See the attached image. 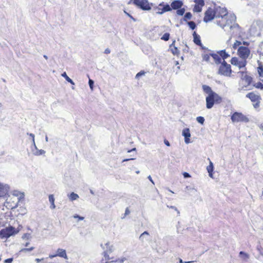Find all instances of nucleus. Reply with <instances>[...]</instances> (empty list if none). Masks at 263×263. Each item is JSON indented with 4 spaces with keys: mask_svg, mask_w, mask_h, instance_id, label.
<instances>
[{
    "mask_svg": "<svg viewBox=\"0 0 263 263\" xmlns=\"http://www.w3.org/2000/svg\"><path fill=\"white\" fill-rule=\"evenodd\" d=\"M236 17L234 14H228V11L226 8L219 7V13L216 12V16L215 23L222 28L224 31L231 35L236 33L239 26L236 23Z\"/></svg>",
    "mask_w": 263,
    "mask_h": 263,
    "instance_id": "f257e3e1",
    "label": "nucleus"
},
{
    "mask_svg": "<svg viewBox=\"0 0 263 263\" xmlns=\"http://www.w3.org/2000/svg\"><path fill=\"white\" fill-rule=\"evenodd\" d=\"M20 200V197L17 194H11L7 197L5 205L8 209H13L17 206Z\"/></svg>",
    "mask_w": 263,
    "mask_h": 263,
    "instance_id": "f03ea898",
    "label": "nucleus"
},
{
    "mask_svg": "<svg viewBox=\"0 0 263 263\" xmlns=\"http://www.w3.org/2000/svg\"><path fill=\"white\" fill-rule=\"evenodd\" d=\"M206 107L208 109L212 108L215 103H219L222 98L217 93L209 94L205 99Z\"/></svg>",
    "mask_w": 263,
    "mask_h": 263,
    "instance_id": "7ed1b4c3",
    "label": "nucleus"
},
{
    "mask_svg": "<svg viewBox=\"0 0 263 263\" xmlns=\"http://www.w3.org/2000/svg\"><path fill=\"white\" fill-rule=\"evenodd\" d=\"M231 66L226 61H222L219 67L217 73L225 77H230L232 73Z\"/></svg>",
    "mask_w": 263,
    "mask_h": 263,
    "instance_id": "20e7f679",
    "label": "nucleus"
},
{
    "mask_svg": "<svg viewBox=\"0 0 263 263\" xmlns=\"http://www.w3.org/2000/svg\"><path fill=\"white\" fill-rule=\"evenodd\" d=\"M231 119L233 122H245L247 123L249 121V118L242 114L241 112H234L231 117Z\"/></svg>",
    "mask_w": 263,
    "mask_h": 263,
    "instance_id": "39448f33",
    "label": "nucleus"
},
{
    "mask_svg": "<svg viewBox=\"0 0 263 263\" xmlns=\"http://www.w3.org/2000/svg\"><path fill=\"white\" fill-rule=\"evenodd\" d=\"M15 233L14 228L9 227L3 229L0 231V236L2 238H8L10 236L14 234Z\"/></svg>",
    "mask_w": 263,
    "mask_h": 263,
    "instance_id": "423d86ee",
    "label": "nucleus"
},
{
    "mask_svg": "<svg viewBox=\"0 0 263 263\" xmlns=\"http://www.w3.org/2000/svg\"><path fill=\"white\" fill-rule=\"evenodd\" d=\"M250 53V50L247 47L240 46L237 50V54L239 57L245 60L248 58Z\"/></svg>",
    "mask_w": 263,
    "mask_h": 263,
    "instance_id": "0eeeda50",
    "label": "nucleus"
},
{
    "mask_svg": "<svg viewBox=\"0 0 263 263\" xmlns=\"http://www.w3.org/2000/svg\"><path fill=\"white\" fill-rule=\"evenodd\" d=\"M134 5L142 10L148 11L151 9L152 4H150L147 0H140Z\"/></svg>",
    "mask_w": 263,
    "mask_h": 263,
    "instance_id": "6e6552de",
    "label": "nucleus"
},
{
    "mask_svg": "<svg viewBox=\"0 0 263 263\" xmlns=\"http://www.w3.org/2000/svg\"><path fill=\"white\" fill-rule=\"evenodd\" d=\"M216 12L214 11L211 8H209L204 13V17L203 18V21L205 23H208L214 18H216Z\"/></svg>",
    "mask_w": 263,
    "mask_h": 263,
    "instance_id": "1a4fd4ad",
    "label": "nucleus"
},
{
    "mask_svg": "<svg viewBox=\"0 0 263 263\" xmlns=\"http://www.w3.org/2000/svg\"><path fill=\"white\" fill-rule=\"evenodd\" d=\"M155 9L159 10V11L156 12L158 14H162L166 12L171 11L172 10L171 5H170L168 4H165L163 2L160 3L159 6Z\"/></svg>",
    "mask_w": 263,
    "mask_h": 263,
    "instance_id": "9d476101",
    "label": "nucleus"
},
{
    "mask_svg": "<svg viewBox=\"0 0 263 263\" xmlns=\"http://www.w3.org/2000/svg\"><path fill=\"white\" fill-rule=\"evenodd\" d=\"M230 62L231 64L237 66L239 69L245 67L247 65L246 60L242 59L241 61H239L237 57L232 58Z\"/></svg>",
    "mask_w": 263,
    "mask_h": 263,
    "instance_id": "9b49d317",
    "label": "nucleus"
},
{
    "mask_svg": "<svg viewBox=\"0 0 263 263\" xmlns=\"http://www.w3.org/2000/svg\"><path fill=\"white\" fill-rule=\"evenodd\" d=\"M57 256L63 258L65 259H68V256L67 255L66 250L63 249H58L57 250V253L53 254H50L49 257L52 259Z\"/></svg>",
    "mask_w": 263,
    "mask_h": 263,
    "instance_id": "f8f14e48",
    "label": "nucleus"
},
{
    "mask_svg": "<svg viewBox=\"0 0 263 263\" xmlns=\"http://www.w3.org/2000/svg\"><path fill=\"white\" fill-rule=\"evenodd\" d=\"M238 73H240L241 74V79L242 81H245L246 85L245 87H247L251 84L252 81V78L251 76H249L247 74V71H240L238 72Z\"/></svg>",
    "mask_w": 263,
    "mask_h": 263,
    "instance_id": "ddd939ff",
    "label": "nucleus"
},
{
    "mask_svg": "<svg viewBox=\"0 0 263 263\" xmlns=\"http://www.w3.org/2000/svg\"><path fill=\"white\" fill-rule=\"evenodd\" d=\"M182 135L184 137V142L186 144H189L191 142L190 137L191 133L190 130L189 128H185L183 129Z\"/></svg>",
    "mask_w": 263,
    "mask_h": 263,
    "instance_id": "4468645a",
    "label": "nucleus"
},
{
    "mask_svg": "<svg viewBox=\"0 0 263 263\" xmlns=\"http://www.w3.org/2000/svg\"><path fill=\"white\" fill-rule=\"evenodd\" d=\"M183 5V3L181 0H174L171 4L172 10H177L181 8Z\"/></svg>",
    "mask_w": 263,
    "mask_h": 263,
    "instance_id": "2eb2a0df",
    "label": "nucleus"
},
{
    "mask_svg": "<svg viewBox=\"0 0 263 263\" xmlns=\"http://www.w3.org/2000/svg\"><path fill=\"white\" fill-rule=\"evenodd\" d=\"M246 97L249 98L253 102L258 101L260 99L259 96L255 95L253 92H249L246 95Z\"/></svg>",
    "mask_w": 263,
    "mask_h": 263,
    "instance_id": "dca6fc26",
    "label": "nucleus"
},
{
    "mask_svg": "<svg viewBox=\"0 0 263 263\" xmlns=\"http://www.w3.org/2000/svg\"><path fill=\"white\" fill-rule=\"evenodd\" d=\"M210 55L213 58L216 64L218 65L222 63L220 56L217 53H210Z\"/></svg>",
    "mask_w": 263,
    "mask_h": 263,
    "instance_id": "f3484780",
    "label": "nucleus"
},
{
    "mask_svg": "<svg viewBox=\"0 0 263 263\" xmlns=\"http://www.w3.org/2000/svg\"><path fill=\"white\" fill-rule=\"evenodd\" d=\"M193 36L194 43L198 46H201V41L200 40V35H198L196 32H194L193 33Z\"/></svg>",
    "mask_w": 263,
    "mask_h": 263,
    "instance_id": "a211bd4d",
    "label": "nucleus"
},
{
    "mask_svg": "<svg viewBox=\"0 0 263 263\" xmlns=\"http://www.w3.org/2000/svg\"><path fill=\"white\" fill-rule=\"evenodd\" d=\"M217 53L220 56L221 60L225 61L226 59L230 57V55L226 51L225 49L217 51Z\"/></svg>",
    "mask_w": 263,
    "mask_h": 263,
    "instance_id": "6ab92c4d",
    "label": "nucleus"
},
{
    "mask_svg": "<svg viewBox=\"0 0 263 263\" xmlns=\"http://www.w3.org/2000/svg\"><path fill=\"white\" fill-rule=\"evenodd\" d=\"M206 170L209 173V175L210 177L213 178V173L214 171V165L213 163L210 161V164L207 166Z\"/></svg>",
    "mask_w": 263,
    "mask_h": 263,
    "instance_id": "aec40b11",
    "label": "nucleus"
},
{
    "mask_svg": "<svg viewBox=\"0 0 263 263\" xmlns=\"http://www.w3.org/2000/svg\"><path fill=\"white\" fill-rule=\"evenodd\" d=\"M239 256L242 259V260L245 261H247L250 257L249 254L244 251H240L239 253Z\"/></svg>",
    "mask_w": 263,
    "mask_h": 263,
    "instance_id": "412c9836",
    "label": "nucleus"
},
{
    "mask_svg": "<svg viewBox=\"0 0 263 263\" xmlns=\"http://www.w3.org/2000/svg\"><path fill=\"white\" fill-rule=\"evenodd\" d=\"M202 87L203 91L205 93H208V95L212 93H216L212 90L211 88L209 86L206 85H203Z\"/></svg>",
    "mask_w": 263,
    "mask_h": 263,
    "instance_id": "4be33fe9",
    "label": "nucleus"
},
{
    "mask_svg": "<svg viewBox=\"0 0 263 263\" xmlns=\"http://www.w3.org/2000/svg\"><path fill=\"white\" fill-rule=\"evenodd\" d=\"M149 236V234L147 231H144L139 236V239L140 241L144 242L145 240H147L148 238L147 237Z\"/></svg>",
    "mask_w": 263,
    "mask_h": 263,
    "instance_id": "5701e85b",
    "label": "nucleus"
},
{
    "mask_svg": "<svg viewBox=\"0 0 263 263\" xmlns=\"http://www.w3.org/2000/svg\"><path fill=\"white\" fill-rule=\"evenodd\" d=\"M49 200L51 204V209H54L55 208V205L54 204V198L52 194L49 195Z\"/></svg>",
    "mask_w": 263,
    "mask_h": 263,
    "instance_id": "b1692460",
    "label": "nucleus"
},
{
    "mask_svg": "<svg viewBox=\"0 0 263 263\" xmlns=\"http://www.w3.org/2000/svg\"><path fill=\"white\" fill-rule=\"evenodd\" d=\"M192 17V14L190 12H187L185 13L184 17L183 18V21L186 22L187 23V20H190Z\"/></svg>",
    "mask_w": 263,
    "mask_h": 263,
    "instance_id": "393cba45",
    "label": "nucleus"
},
{
    "mask_svg": "<svg viewBox=\"0 0 263 263\" xmlns=\"http://www.w3.org/2000/svg\"><path fill=\"white\" fill-rule=\"evenodd\" d=\"M62 76L63 77H64L66 80L69 82L70 84H72V85H74V83L73 82V81L67 75L66 72H64L62 74Z\"/></svg>",
    "mask_w": 263,
    "mask_h": 263,
    "instance_id": "a878e982",
    "label": "nucleus"
},
{
    "mask_svg": "<svg viewBox=\"0 0 263 263\" xmlns=\"http://www.w3.org/2000/svg\"><path fill=\"white\" fill-rule=\"evenodd\" d=\"M187 24L192 30H194L197 27L196 23L193 21L187 22Z\"/></svg>",
    "mask_w": 263,
    "mask_h": 263,
    "instance_id": "bb28decb",
    "label": "nucleus"
},
{
    "mask_svg": "<svg viewBox=\"0 0 263 263\" xmlns=\"http://www.w3.org/2000/svg\"><path fill=\"white\" fill-rule=\"evenodd\" d=\"M176 13L177 15H179V16H182L184 13H185V9L184 8H182L181 7V8H179L178 9L176 10Z\"/></svg>",
    "mask_w": 263,
    "mask_h": 263,
    "instance_id": "cd10ccee",
    "label": "nucleus"
},
{
    "mask_svg": "<svg viewBox=\"0 0 263 263\" xmlns=\"http://www.w3.org/2000/svg\"><path fill=\"white\" fill-rule=\"evenodd\" d=\"M249 2L248 5L253 6H257L259 4L258 0H247Z\"/></svg>",
    "mask_w": 263,
    "mask_h": 263,
    "instance_id": "c85d7f7f",
    "label": "nucleus"
},
{
    "mask_svg": "<svg viewBox=\"0 0 263 263\" xmlns=\"http://www.w3.org/2000/svg\"><path fill=\"white\" fill-rule=\"evenodd\" d=\"M6 194V189L4 185L0 183V197H3Z\"/></svg>",
    "mask_w": 263,
    "mask_h": 263,
    "instance_id": "c756f323",
    "label": "nucleus"
},
{
    "mask_svg": "<svg viewBox=\"0 0 263 263\" xmlns=\"http://www.w3.org/2000/svg\"><path fill=\"white\" fill-rule=\"evenodd\" d=\"M257 71L260 77H263V66L261 64L257 68Z\"/></svg>",
    "mask_w": 263,
    "mask_h": 263,
    "instance_id": "7c9ffc66",
    "label": "nucleus"
},
{
    "mask_svg": "<svg viewBox=\"0 0 263 263\" xmlns=\"http://www.w3.org/2000/svg\"><path fill=\"white\" fill-rule=\"evenodd\" d=\"M194 2L195 3V5L201 7H203L205 4L204 0H195Z\"/></svg>",
    "mask_w": 263,
    "mask_h": 263,
    "instance_id": "2f4dec72",
    "label": "nucleus"
},
{
    "mask_svg": "<svg viewBox=\"0 0 263 263\" xmlns=\"http://www.w3.org/2000/svg\"><path fill=\"white\" fill-rule=\"evenodd\" d=\"M170 34L169 33H165L162 36V37H161V39L162 40H163V41H167L169 40L170 39Z\"/></svg>",
    "mask_w": 263,
    "mask_h": 263,
    "instance_id": "473e14b6",
    "label": "nucleus"
},
{
    "mask_svg": "<svg viewBox=\"0 0 263 263\" xmlns=\"http://www.w3.org/2000/svg\"><path fill=\"white\" fill-rule=\"evenodd\" d=\"M69 198L71 200L73 201L79 198V196L78 194L72 192L70 194Z\"/></svg>",
    "mask_w": 263,
    "mask_h": 263,
    "instance_id": "72a5a7b5",
    "label": "nucleus"
},
{
    "mask_svg": "<svg viewBox=\"0 0 263 263\" xmlns=\"http://www.w3.org/2000/svg\"><path fill=\"white\" fill-rule=\"evenodd\" d=\"M136 155V153H134L132 155H130V156H129L128 158L123 159L122 160V162L128 161H130V160H135V158H132L131 157H135Z\"/></svg>",
    "mask_w": 263,
    "mask_h": 263,
    "instance_id": "f704fd0d",
    "label": "nucleus"
},
{
    "mask_svg": "<svg viewBox=\"0 0 263 263\" xmlns=\"http://www.w3.org/2000/svg\"><path fill=\"white\" fill-rule=\"evenodd\" d=\"M211 55L208 54H205V53H204V54H202V59H203V61H204L206 62H209V61H210V57Z\"/></svg>",
    "mask_w": 263,
    "mask_h": 263,
    "instance_id": "c9c22d12",
    "label": "nucleus"
},
{
    "mask_svg": "<svg viewBox=\"0 0 263 263\" xmlns=\"http://www.w3.org/2000/svg\"><path fill=\"white\" fill-rule=\"evenodd\" d=\"M171 48V51L174 55H177L179 53V51L176 47L174 46V47Z\"/></svg>",
    "mask_w": 263,
    "mask_h": 263,
    "instance_id": "e433bc0d",
    "label": "nucleus"
},
{
    "mask_svg": "<svg viewBox=\"0 0 263 263\" xmlns=\"http://www.w3.org/2000/svg\"><path fill=\"white\" fill-rule=\"evenodd\" d=\"M202 7L195 5L193 11L195 12H200L202 11Z\"/></svg>",
    "mask_w": 263,
    "mask_h": 263,
    "instance_id": "4c0bfd02",
    "label": "nucleus"
},
{
    "mask_svg": "<svg viewBox=\"0 0 263 263\" xmlns=\"http://www.w3.org/2000/svg\"><path fill=\"white\" fill-rule=\"evenodd\" d=\"M196 120L199 123H200L201 124H203L205 121L204 117L201 116L197 117Z\"/></svg>",
    "mask_w": 263,
    "mask_h": 263,
    "instance_id": "58836bf2",
    "label": "nucleus"
},
{
    "mask_svg": "<svg viewBox=\"0 0 263 263\" xmlns=\"http://www.w3.org/2000/svg\"><path fill=\"white\" fill-rule=\"evenodd\" d=\"M254 86L257 88L263 89V84L260 82L255 83Z\"/></svg>",
    "mask_w": 263,
    "mask_h": 263,
    "instance_id": "ea45409f",
    "label": "nucleus"
},
{
    "mask_svg": "<svg viewBox=\"0 0 263 263\" xmlns=\"http://www.w3.org/2000/svg\"><path fill=\"white\" fill-rule=\"evenodd\" d=\"M130 213V211L129 209V208L127 207L125 209V213L124 214V216H121V219H124L125 218V217L127 215H128Z\"/></svg>",
    "mask_w": 263,
    "mask_h": 263,
    "instance_id": "a19ab883",
    "label": "nucleus"
},
{
    "mask_svg": "<svg viewBox=\"0 0 263 263\" xmlns=\"http://www.w3.org/2000/svg\"><path fill=\"white\" fill-rule=\"evenodd\" d=\"M241 44V42L239 41H236L233 45V48L236 49Z\"/></svg>",
    "mask_w": 263,
    "mask_h": 263,
    "instance_id": "79ce46f5",
    "label": "nucleus"
},
{
    "mask_svg": "<svg viewBox=\"0 0 263 263\" xmlns=\"http://www.w3.org/2000/svg\"><path fill=\"white\" fill-rule=\"evenodd\" d=\"M145 73V72L144 71L141 70V71H140V72H139L138 73H137V74L136 75L135 78L136 79H139L142 76L144 75Z\"/></svg>",
    "mask_w": 263,
    "mask_h": 263,
    "instance_id": "37998d69",
    "label": "nucleus"
},
{
    "mask_svg": "<svg viewBox=\"0 0 263 263\" xmlns=\"http://www.w3.org/2000/svg\"><path fill=\"white\" fill-rule=\"evenodd\" d=\"M167 206L170 209H173L175 211H177L178 215H179L180 212L178 210L176 206H173V205H171V206L167 205Z\"/></svg>",
    "mask_w": 263,
    "mask_h": 263,
    "instance_id": "c03bdc74",
    "label": "nucleus"
},
{
    "mask_svg": "<svg viewBox=\"0 0 263 263\" xmlns=\"http://www.w3.org/2000/svg\"><path fill=\"white\" fill-rule=\"evenodd\" d=\"M88 83H89L90 88H91V90H92L93 87V83H94L93 80L89 79Z\"/></svg>",
    "mask_w": 263,
    "mask_h": 263,
    "instance_id": "a18cd8bd",
    "label": "nucleus"
},
{
    "mask_svg": "<svg viewBox=\"0 0 263 263\" xmlns=\"http://www.w3.org/2000/svg\"><path fill=\"white\" fill-rule=\"evenodd\" d=\"M34 249V247H31L29 248H24L21 251L22 252H27V251H31Z\"/></svg>",
    "mask_w": 263,
    "mask_h": 263,
    "instance_id": "49530a36",
    "label": "nucleus"
},
{
    "mask_svg": "<svg viewBox=\"0 0 263 263\" xmlns=\"http://www.w3.org/2000/svg\"><path fill=\"white\" fill-rule=\"evenodd\" d=\"M125 260H126V258L125 257L122 258L121 259H116V263H122Z\"/></svg>",
    "mask_w": 263,
    "mask_h": 263,
    "instance_id": "de8ad7c7",
    "label": "nucleus"
},
{
    "mask_svg": "<svg viewBox=\"0 0 263 263\" xmlns=\"http://www.w3.org/2000/svg\"><path fill=\"white\" fill-rule=\"evenodd\" d=\"M73 218H78L79 219V220H82L84 218L83 217L80 216H79L78 215H77V214H76V215H74L73 216Z\"/></svg>",
    "mask_w": 263,
    "mask_h": 263,
    "instance_id": "09e8293b",
    "label": "nucleus"
},
{
    "mask_svg": "<svg viewBox=\"0 0 263 263\" xmlns=\"http://www.w3.org/2000/svg\"><path fill=\"white\" fill-rule=\"evenodd\" d=\"M13 261V258H10L6 259L4 260V263H12Z\"/></svg>",
    "mask_w": 263,
    "mask_h": 263,
    "instance_id": "8fccbe9b",
    "label": "nucleus"
},
{
    "mask_svg": "<svg viewBox=\"0 0 263 263\" xmlns=\"http://www.w3.org/2000/svg\"><path fill=\"white\" fill-rule=\"evenodd\" d=\"M183 175L185 178H189L191 176L187 172L183 173Z\"/></svg>",
    "mask_w": 263,
    "mask_h": 263,
    "instance_id": "3c124183",
    "label": "nucleus"
},
{
    "mask_svg": "<svg viewBox=\"0 0 263 263\" xmlns=\"http://www.w3.org/2000/svg\"><path fill=\"white\" fill-rule=\"evenodd\" d=\"M203 50H206V51H210V49H209L208 48H206V47L204 46L202 44H201V46H199Z\"/></svg>",
    "mask_w": 263,
    "mask_h": 263,
    "instance_id": "603ef678",
    "label": "nucleus"
},
{
    "mask_svg": "<svg viewBox=\"0 0 263 263\" xmlns=\"http://www.w3.org/2000/svg\"><path fill=\"white\" fill-rule=\"evenodd\" d=\"M164 143L166 146H170V143L169 141L168 140H167L166 139H164Z\"/></svg>",
    "mask_w": 263,
    "mask_h": 263,
    "instance_id": "864d4df0",
    "label": "nucleus"
},
{
    "mask_svg": "<svg viewBox=\"0 0 263 263\" xmlns=\"http://www.w3.org/2000/svg\"><path fill=\"white\" fill-rule=\"evenodd\" d=\"M136 148L135 147L131 149H129L127 151V152L128 153H133V152H135L136 153Z\"/></svg>",
    "mask_w": 263,
    "mask_h": 263,
    "instance_id": "5fc2aeb1",
    "label": "nucleus"
},
{
    "mask_svg": "<svg viewBox=\"0 0 263 263\" xmlns=\"http://www.w3.org/2000/svg\"><path fill=\"white\" fill-rule=\"evenodd\" d=\"M124 12L126 14V15L127 16H128L130 18H132V20H133L134 21H135V19L133 17L132 15H131L130 14L128 13L127 12H126V11H124Z\"/></svg>",
    "mask_w": 263,
    "mask_h": 263,
    "instance_id": "6e6d98bb",
    "label": "nucleus"
},
{
    "mask_svg": "<svg viewBox=\"0 0 263 263\" xmlns=\"http://www.w3.org/2000/svg\"><path fill=\"white\" fill-rule=\"evenodd\" d=\"M147 178L148 179V180L153 184H154V181L153 180L151 176L149 175L148 176Z\"/></svg>",
    "mask_w": 263,
    "mask_h": 263,
    "instance_id": "4d7b16f0",
    "label": "nucleus"
},
{
    "mask_svg": "<svg viewBox=\"0 0 263 263\" xmlns=\"http://www.w3.org/2000/svg\"><path fill=\"white\" fill-rule=\"evenodd\" d=\"M175 42H176L175 40H174L173 43L170 45V48L174 47V46H175Z\"/></svg>",
    "mask_w": 263,
    "mask_h": 263,
    "instance_id": "13d9d810",
    "label": "nucleus"
},
{
    "mask_svg": "<svg viewBox=\"0 0 263 263\" xmlns=\"http://www.w3.org/2000/svg\"><path fill=\"white\" fill-rule=\"evenodd\" d=\"M259 106V102H257L256 103H255V104H254V107L255 108H257Z\"/></svg>",
    "mask_w": 263,
    "mask_h": 263,
    "instance_id": "bf43d9fd",
    "label": "nucleus"
},
{
    "mask_svg": "<svg viewBox=\"0 0 263 263\" xmlns=\"http://www.w3.org/2000/svg\"><path fill=\"white\" fill-rule=\"evenodd\" d=\"M42 260H43V258H42V259L36 258V259H35V261H36L37 262H40Z\"/></svg>",
    "mask_w": 263,
    "mask_h": 263,
    "instance_id": "052dcab7",
    "label": "nucleus"
},
{
    "mask_svg": "<svg viewBox=\"0 0 263 263\" xmlns=\"http://www.w3.org/2000/svg\"><path fill=\"white\" fill-rule=\"evenodd\" d=\"M105 53H106V54L110 53V50L108 49H106L105 50Z\"/></svg>",
    "mask_w": 263,
    "mask_h": 263,
    "instance_id": "680f3d73",
    "label": "nucleus"
},
{
    "mask_svg": "<svg viewBox=\"0 0 263 263\" xmlns=\"http://www.w3.org/2000/svg\"><path fill=\"white\" fill-rule=\"evenodd\" d=\"M243 44L245 45H248L249 43L247 42L243 41Z\"/></svg>",
    "mask_w": 263,
    "mask_h": 263,
    "instance_id": "e2e57ef3",
    "label": "nucleus"
},
{
    "mask_svg": "<svg viewBox=\"0 0 263 263\" xmlns=\"http://www.w3.org/2000/svg\"><path fill=\"white\" fill-rule=\"evenodd\" d=\"M139 1H140V0H134L133 1V4H136V3H137Z\"/></svg>",
    "mask_w": 263,
    "mask_h": 263,
    "instance_id": "0e129e2a",
    "label": "nucleus"
},
{
    "mask_svg": "<svg viewBox=\"0 0 263 263\" xmlns=\"http://www.w3.org/2000/svg\"><path fill=\"white\" fill-rule=\"evenodd\" d=\"M179 262H180V263H184V262L183 261V260L181 259H179Z\"/></svg>",
    "mask_w": 263,
    "mask_h": 263,
    "instance_id": "69168bd1",
    "label": "nucleus"
},
{
    "mask_svg": "<svg viewBox=\"0 0 263 263\" xmlns=\"http://www.w3.org/2000/svg\"><path fill=\"white\" fill-rule=\"evenodd\" d=\"M28 245H29V243H28V242H27V243H26V245H25V246H26V247H27V246H28Z\"/></svg>",
    "mask_w": 263,
    "mask_h": 263,
    "instance_id": "338daca9",
    "label": "nucleus"
},
{
    "mask_svg": "<svg viewBox=\"0 0 263 263\" xmlns=\"http://www.w3.org/2000/svg\"><path fill=\"white\" fill-rule=\"evenodd\" d=\"M136 173H137V174H139V171H136Z\"/></svg>",
    "mask_w": 263,
    "mask_h": 263,
    "instance_id": "774afa93",
    "label": "nucleus"
}]
</instances>
